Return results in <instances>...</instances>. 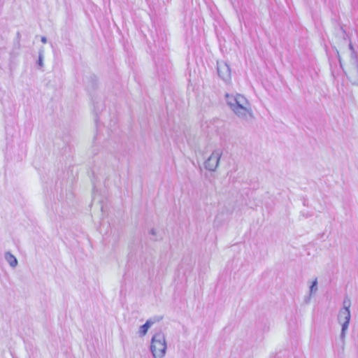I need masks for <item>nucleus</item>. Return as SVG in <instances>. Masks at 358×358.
Returning a JSON list of instances; mask_svg holds the SVG:
<instances>
[{"label":"nucleus","mask_w":358,"mask_h":358,"mask_svg":"<svg viewBox=\"0 0 358 358\" xmlns=\"http://www.w3.org/2000/svg\"><path fill=\"white\" fill-rule=\"evenodd\" d=\"M336 55L341 67L352 85H358V55L345 31L339 28L336 34Z\"/></svg>","instance_id":"nucleus-1"},{"label":"nucleus","mask_w":358,"mask_h":358,"mask_svg":"<svg viewBox=\"0 0 358 358\" xmlns=\"http://www.w3.org/2000/svg\"><path fill=\"white\" fill-rule=\"evenodd\" d=\"M224 97L227 104L238 117L243 120L253 118L250 103L244 96L226 93Z\"/></svg>","instance_id":"nucleus-2"},{"label":"nucleus","mask_w":358,"mask_h":358,"mask_svg":"<svg viewBox=\"0 0 358 358\" xmlns=\"http://www.w3.org/2000/svg\"><path fill=\"white\" fill-rule=\"evenodd\" d=\"M166 342L164 334L159 331L151 339L150 351L153 358H164L166 352Z\"/></svg>","instance_id":"nucleus-3"},{"label":"nucleus","mask_w":358,"mask_h":358,"mask_svg":"<svg viewBox=\"0 0 358 358\" xmlns=\"http://www.w3.org/2000/svg\"><path fill=\"white\" fill-rule=\"evenodd\" d=\"M351 318L350 310L340 309L338 314V322L341 324V331L340 334L341 340L344 343L348 326Z\"/></svg>","instance_id":"nucleus-4"},{"label":"nucleus","mask_w":358,"mask_h":358,"mask_svg":"<svg viewBox=\"0 0 358 358\" xmlns=\"http://www.w3.org/2000/svg\"><path fill=\"white\" fill-rule=\"evenodd\" d=\"M223 154V150L222 148H216L215 149L210 157L205 161L204 167L206 169L210 171H216L217 168L219 166L220 160Z\"/></svg>","instance_id":"nucleus-5"},{"label":"nucleus","mask_w":358,"mask_h":358,"mask_svg":"<svg viewBox=\"0 0 358 358\" xmlns=\"http://www.w3.org/2000/svg\"><path fill=\"white\" fill-rule=\"evenodd\" d=\"M217 70L218 76L226 83L231 80V71L229 65L224 62L217 64Z\"/></svg>","instance_id":"nucleus-6"},{"label":"nucleus","mask_w":358,"mask_h":358,"mask_svg":"<svg viewBox=\"0 0 358 358\" xmlns=\"http://www.w3.org/2000/svg\"><path fill=\"white\" fill-rule=\"evenodd\" d=\"M153 324H154L153 321H152L151 320H148L144 324H143L142 326L140 327L139 330H138L139 336H144L147 334L149 328Z\"/></svg>","instance_id":"nucleus-7"},{"label":"nucleus","mask_w":358,"mask_h":358,"mask_svg":"<svg viewBox=\"0 0 358 358\" xmlns=\"http://www.w3.org/2000/svg\"><path fill=\"white\" fill-rule=\"evenodd\" d=\"M5 259L11 267L15 268L17 265V259L10 252L5 253Z\"/></svg>","instance_id":"nucleus-8"},{"label":"nucleus","mask_w":358,"mask_h":358,"mask_svg":"<svg viewBox=\"0 0 358 358\" xmlns=\"http://www.w3.org/2000/svg\"><path fill=\"white\" fill-rule=\"evenodd\" d=\"M317 291V279L315 278L313 281L312 285L310 286V294H309V296H308V298L306 299V303L309 302V301L311 298V295L313 294L316 293Z\"/></svg>","instance_id":"nucleus-9"},{"label":"nucleus","mask_w":358,"mask_h":358,"mask_svg":"<svg viewBox=\"0 0 358 358\" xmlns=\"http://www.w3.org/2000/svg\"><path fill=\"white\" fill-rule=\"evenodd\" d=\"M351 306V301L348 296H345L343 302V308L341 309H345L350 310Z\"/></svg>","instance_id":"nucleus-10"},{"label":"nucleus","mask_w":358,"mask_h":358,"mask_svg":"<svg viewBox=\"0 0 358 358\" xmlns=\"http://www.w3.org/2000/svg\"><path fill=\"white\" fill-rule=\"evenodd\" d=\"M43 59H44L43 50L41 48L39 50L38 59V61L36 62L39 67H43Z\"/></svg>","instance_id":"nucleus-11"},{"label":"nucleus","mask_w":358,"mask_h":358,"mask_svg":"<svg viewBox=\"0 0 358 358\" xmlns=\"http://www.w3.org/2000/svg\"><path fill=\"white\" fill-rule=\"evenodd\" d=\"M98 85V79L96 76H91V87H96Z\"/></svg>","instance_id":"nucleus-12"},{"label":"nucleus","mask_w":358,"mask_h":358,"mask_svg":"<svg viewBox=\"0 0 358 358\" xmlns=\"http://www.w3.org/2000/svg\"><path fill=\"white\" fill-rule=\"evenodd\" d=\"M20 38H21V34L19 31H17L16 34V36H15V41H20Z\"/></svg>","instance_id":"nucleus-13"},{"label":"nucleus","mask_w":358,"mask_h":358,"mask_svg":"<svg viewBox=\"0 0 358 358\" xmlns=\"http://www.w3.org/2000/svg\"><path fill=\"white\" fill-rule=\"evenodd\" d=\"M15 45V48H17V49H20V46H21V45H20V41H15V45Z\"/></svg>","instance_id":"nucleus-14"},{"label":"nucleus","mask_w":358,"mask_h":358,"mask_svg":"<svg viewBox=\"0 0 358 358\" xmlns=\"http://www.w3.org/2000/svg\"><path fill=\"white\" fill-rule=\"evenodd\" d=\"M150 234L152 236H155L156 235V230L155 229H151L150 231Z\"/></svg>","instance_id":"nucleus-15"},{"label":"nucleus","mask_w":358,"mask_h":358,"mask_svg":"<svg viewBox=\"0 0 358 358\" xmlns=\"http://www.w3.org/2000/svg\"><path fill=\"white\" fill-rule=\"evenodd\" d=\"M41 42H42L43 43H47V38H46V37H45V36H42V37H41Z\"/></svg>","instance_id":"nucleus-16"}]
</instances>
